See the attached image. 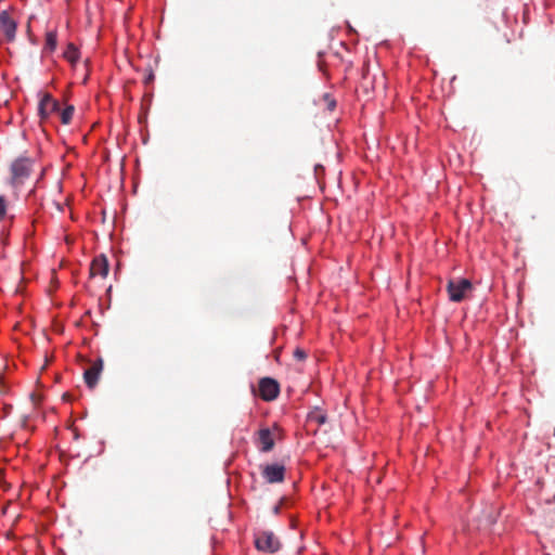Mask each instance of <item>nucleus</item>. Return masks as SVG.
I'll list each match as a JSON object with an SVG mask.
<instances>
[{
  "mask_svg": "<svg viewBox=\"0 0 555 555\" xmlns=\"http://www.w3.org/2000/svg\"><path fill=\"white\" fill-rule=\"evenodd\" d=\"M31 172V162L28 158H18L11 165V181L14 185L22 184Z\"/></svg>",
  "mask_w": 555,
  "mask_h": 555,
  "instance_id": "2",
  "label": "nucleus"
},
{
  "mask_svg": "<svg viewBox=\"0 0 555 555\" xmlns=\"http://www.w3.org/2000/svg\"><path fill=\"white\" fill-rule=\"evenodd\" d=\"M307 354L305 352V350L300 349V348H297L295 349L294 351V358L297 360V361H304L306 359Z\"/></svg>",
  "mask_w": 555,
  "mask_h": 555,
  "instance_id": "17",
  "label": "nucleus"
},
{
  "mask_svg": "<svg viewBox=\"0 0 555 555\" xmlns=\"http://www.w3.org/2000/svg\"><path fill=\"white\" fill-rule=\"evenodd\" d=\"M262 475L268 482L278 481V465H267L262 468Z\"/></svg>",
  "mask_w": 555,
  "mask_h": 555,
  "instance_id": "12",
  "label": "nucleus"
},
{
  "mask_svg": "<svg viewBox=\"0 0 555 555\" xmlns=\"http://www.w3.org/2000/svg\"><path fill=\"white\" fill-rule=\"evenodd\" d=\"M73 115H74V107L73 106H67L65 107L60 116H61V121L65 125L69 124L72 118H73Z\"/></svg>",
  "mask_w": 555,
  "mask_h": 555,
  "instance_id": "14",
  "label": "nucleus"
},
{
  "mask_svg": "<svg viewBox=\"0 0 555 555\" xmlns=\"http://www.w3.org/2000/svg\"><path fill=\"white\" fill-rule=\"evenodd\" d=\"M258 395L266 401L273 400L278 396L276 382L271 378H262L259 382Z\"/></svg>",
  "mask_w": 555,
  "mask_h": 555,
  "instance_id": "6",
  "label": "nucleus"
},
{
  "mask_svg": "<svg viewBox=\"0 0 555 555\" xmlns=\"http://www.w3.org/2000/svg\"><path fill=\"white\" fill-rule=\"evenodd\" d=\"M7 212V202L3 196H0V221L4 218Z\"/></svg>",
  "mask_w": 555,
  "mask_h": 555,
  "instance_id": "16",
  "label": "nucleus"
},
{
  "mask_svg": "<svg viewBox=\"0 0 555 555\" xmlns=\"http://www.w3.org/2000/svg\"><path fill=\"white\" fill-rule=\"evenodd\" d=\"M323 172H324V167L322 165H315V167H314L315 177L319 178L320 175Z\"/></svg>",
  "mask_w": 555,
  "mask_h": 555,
  "instance_id": "18",
  "label": "nucleus"
},
{
  "mask_svg": "<svg viewBox=\"0 0 555 555\" xmlns=\"http://www.w3.org/2000/svg\"><path fill=\"white\" fill-rule=\"evenodd\" d=\"M64 57L66 61H68L72 65H75L76 62L79 59V51L78 49L73 44L69 43L66 47V50L64 51Z\"/></svg>",
  "mask_w": 555,
  "mask_h": 555,
  "instance_id": "11",
  "label": "nucleus"
},
{
  "mask_svg": "<svg viewBox=\"0 0 555 555\" xmlns=\"http://www.w3.org/2000/svg\"><path fill=\"white\" fill-rule=\"evenodd\" d=\"M257 446L262 452H268L273 448L274 438L268 428L258 431Z\"/></svg>",
  "mask_w": 555,
  "mask_h": 555,
  "instance_id": "9",
  "label": "nucleus"
},
{
  "mask_svg": "<svg viewBox=\"0 0 555 555\" xmlns=\"http://www.w3.org/2000/svg\"><path fill=\"white\" fill-rule=\"evenodd\" d=\"M473 289V285L467 279L450 280L447 291L451 301L460 302L465 298V294Z\"/></svg>",
  "mask_w": 555,
  "mask_h": 555,
  "instance_id": "1",
  "label": "nucleus"
},
{
  "mask_svg": "<svg viewBox=\"0 0 555 555\" xmlns=\"http://www.w3.org/2000/svg\"><path fill=\"white\" fill-rule=\"evenodd\" d=\"M59 108L60 105L56 100H54L49 93L42 94L38 108L41 119L49 118L53 113L59 111Z\"/></svg>",
  "mask_w": 555,
  "mask_h": 555,
  "instance_id": "3",
  "label": "nucleus"
},
{
  "mask_svg": "<svg viewBox=\"0 0 555 555\" xmlns=\"http://www.w3.org/2000/svg\"><path fill=\"white\" fill-rule=\"evenodd\" d=\"M288 521H289V527L293 528L295 527V518L292 516V515H288Z\"/></svg>",
  "mask_w": 555,
  "mask_h": 555,
  "instance_id": "20",
  "label": "nucleus"
},
{
  "mask_svg": "<svg viewBox=\"0 0 555 555\" xmlns=\"http://www.w3.org/2000/svg\"><path fill=\"white\" fill-rule=\"evenodd\" d=\"M307 422L308 425H322L326 422V415L322 411L315 410L308 414Z\"/></svg>",
  "mask_w": 555,
  "mask_h": 555,
  "instance_id": "10",
  "label": "nucleus"
},
{
  "mask_svg": "<svg viewBox=\"0 0 555 555\" xmlns=\"http://www.w3.org/2000/svg\"><path fill=\"white\" fill-rule=\"evenodd\" d=\"M108 273V261L105 256L100 255L93 259L90 267L92 276L105 278Z\"/></svg>",
  "mask_w": 555,
  "mask_h": 555,
  "instance_id": "7",
  "label": "nucleus"
},
{
  "mask_svg": "<svg viewBox=\"0 0 555 555\" xmlns=\"http://www.w3.org/2000/svg\"><path fill=\"white\" fill-rule=\"evenodd\" d=\"M102 369H103L102 361L99 360V361H95L94 363H92V365L85 371V374H83L85 380L90 388H93L96 385L100 374L102 372Z\"/></svg>",
  "mask_w": 555,
  "mask_h": 555,
  "instance_id": "8",
  "label": "nucleus"
},
{
  "mask_svg": "<svg viewBox=\"0 0 555 555\" xmlns=\"http://www.w3.org/2000/svg\"><path fill=\"white\" fill-rule=\"evenodd\" d=\"M255 545L258 551L274 553V534L267 531H260L256 533Z\"/></svg>",
  "mask_w": 555,
  "mask_h": 555,
  "instance_id": "5",
  "label": "nucleus"
},
{
  "mask_svg": "<svg viewBox=\"0 0 555 555\" xmlns=\"http://www.w3.org/2000/svg\"><path fill=\"white\" fill-rule=\"evenodd\" d=\"M57 37L55 31H49L46 36V49L53 51L56 48Z\"/></svg>",
  "mask_w": 555,
  "mask_h": 555,
  "instance_id": "13",
  "label": "nucleus"
},
{
  "mask_svg": "<svg viewBox=\"0 0 555 555\" xmlns=\"http://www.w3.org/2000/svg\"><path fill=\"white\" fill-rule=\"evenodd\" d=\"M16 22L11 17L8 11L0 13V29L3 31L7 41H13L16 34Z\"/></svg>",
  "mask_w": 555,
  "mask_h": 555,
  "instance_id": "4",
  "label": "nucleus"
},
{
  "mask_svg": "<svg viewBox=\"0 0 555 555\" xmlns=\"http://www.w3.org/2000/svg\"><path fill=\"white\" fill-rule=\"evenodd\" d=\"M285 501H286L285 498H280V501H279L280 508L286 504Z\"/></svg>",
  "mask_w": 555,
  "mask_h": 555,
  "instance_id": "21",
  "label": "nucleus"
},
{
  "mask_svg": "<svg viewBox=\"0 0 555 555\" xmlns=\"http://www.w3.org/2000/svg\"><path fill=\"white\" fill-rule=\"evenodd\" d=\"M3 385V374L0 372V388L2 387Z\"/></svg>",
  "mask_w": 555,
  "mask_h": 555,
  "instance_id": "22",
  "label": "nucleus"
},
{
  "mask_svg": "<svg viewBox=\"0 0 555 555\" xmlns=\"http://www.w3.org/2000/svg\"><path fill=\"white\" fill-rule=\"evenodd\" d=\"M279 478H280V482L283 481V479H284V466H282V465H280Z\"/></svg>",
  "mask_w": 555,
  "mask_h": 555,
  "instance_id": "19",
  "label": "nucleus"
},
{
  "mask_svg": "<svg viewBox=\"0 0 555 555\" xmlns=\"http://www.w3.org/2000/svg\"><path fill=\"white\" fill-rule=\"evenodd\" d=\"M323 100H324V102H325L326 108H327L330 112H332V111H334V109H335V107H336V101H335L333 98H331V95H330V94H327V93H326V94H324V95H323Z\"/></svg>",
  "mask_w": 555,
  "mask_h": 555,
  "instance_id": "15",
  "label": "nucleus"
}]
</instances>
